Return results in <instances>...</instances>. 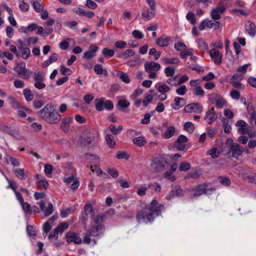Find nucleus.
I'll return each mask as SVG.
<instances>
[{
	"instance_id": "f257e3e1",
	"label": "nucleus",
	"mask_w": 256,
	"mask_h": 256,
	"mask_svg": "<svg viewBox=\"0 0 256 256\" xmlns=\"http://www.w3.org/2000/svg\"><path fill=\"white\" fill-rule=\"evenodd\" d=\"M38 114L41 118L50 124H56L61 119L60 114L56 110L54 106L50 104H46Z\"/></svg>"
},
{
	"instance_id": "f03ea898",
	"label": "nucleus",
	"mask_w": 256,
	"mask_h": 256,
	"mask_svg": "<svg viewBox=\"0 0 256 256\" xmlns=\"http://www.w3.org/2000/svg\"><path fill=\"white\" fill-rule=\"evenodd\" d=\"M104 230V226L91 224V228L88 230L84 238V242L89 244L92 242V237H96L102 234Z\"/></svg>"
},
{
	"instance_id": "7ed1b4c3",
	"label": "nucleus",
	"mask_w": 256,
	"mask_h": 256,
	"mask_svg": "<svg viewBox=\"0 0 256 256\" xmlns=\"http://www.w3.org/2000/svg\"><path fill=\"white\" fill-rule=\"evenodd\" d=\"M168 166L166 160L160 156L154 157L150 164L152 170L155 172H162Z\"/></svg>"
},
{
	"instance_id": "20e7f679",
	"label": "nucleus",
	"mask_w": 256,
	"mask_h": 256,
	"mask_svg": "<svg viewBox=\"0 0 256 256\" xmlns=\"http://www.w3.org/2000/svg\"><path fill=\"white\" fill-rule=\"evenodd\" d=\"M14 70L16 71L18 76L22 79L28 80L32 76V72L26 68L25 62H20L14 67Z\"/></svg>"
},
{
	"instance_id": "39448f33",
	"label": "nucleus",
	"mask_w": 256,
	"mask_h": 256,
	"mask_svg": "<svg viewBox=\"0 0 256 256\" xmlns=\"http://www.w3.org/2000/svg\"><path fill=\"white\" fill-rule=\"evenodd\" d=\"M145 70L148 73V78L155 79L157 76L156 72L160 70L161 66L158 63L154 62H147L144 65Z\"/></svg>"
},
{
	"instance_id": "423d86ee",
	"label": "nucleus",
	"mask_w": 256,
	"mask_h": 256,
	"mask_svg": "<svg viewBox=\"0 0 256 256\" xmlns=\"http://www.w3.org/2000/svg\"><path fill=\"white\" fill-rule=\"evenodd\" d=\"M96 138V134L86 130L83 132V136L81 138L82 144L84 146H89L90 144L95 146Z\"/></svg>"
},
{
	"instance_id": "0eeeda50",
	"label": "nucleus",
	"mask_w": 256,
	"mask_h": 256,
	"mask_svg": "<svg viewBox=\"0 0 256 256\" xmlns=\"http://www.w3.org/2000/svg\"><path fill=\"white\" fill-rule=\"evenodd\" d=\"M226 144L229 148V153H232V156L234 158H238L242 155L244 150L240 145L234 143L232 138H228L226 140Z\"/></svg>"
},
{
	"instance_id": "6e6552de",
	"label": "nucleus",
	"mask_w": 256,
	"mask_h": 256,
	"mask_svg": "<svg viewBox=\"0 0 256 256\" xmlns=\"http://www.w3.org/2000/svg\"><path fill=\"white\" fill-rule=\"evenodd\" d=\"M155 214L151 212H146L144 210H140L138 212L136 219L138 222H154Z\"/></svg>"
},
{
	"instance_id": "1a4fd4ad",
	"label": "nucleus",
	"mask_w": 256,
	"mask_h": 256,
	"mask_svg": "<svg viewBox=\"0 0 256 256\" xmlns=\"http://www.w3.org/2000/svg\"><path fill=\"white\" fill-rule=\"evenodd\" d=\"M17 46L18 52L16 53L17 57H21L24 60L28 59L30 56V50L25 44L24 42L20 40H18Z\"/></svg>"
},
{
	"instance_id": "9d476101",
	"label": "nucleus",
	"mask_w": 256,
	"mask_h": 256,
	"mask_svg": "<svg viewBox=\"0 0 256 256\" xmlns=\"http://www.w3.org/2000/svg\"><path fill=\"white\" fill-rule=\"evenodd\" d=\"M164 208V206L158 203L156 199H154L149 205L146 206V210L152 212L156 216H160Z\"/></svg>"
},
{
	"instance_id": "9b49d317",
	"label": "nucleus",
	"mask_w": 256,
	"mask_h": 256,
	"mask_svg": "<svg viewBox=\"0 0 256 256\" xmlns=\"http://www.w3.org/2000/svg\"><path fill=\"white\" fill-rule=\"evenodd\" d=\"M207 186L200 185L196 186L190 190L194 193L190 195V198H194L198 197L203 194H210L209 191L210 192L214 190V188H206Z\"/></svg>"
},
{
	"instance_id": "f8f14e48",
	"label": "nucleus",
	"mask_w": 256,
	"mask_h": 256,
	"mask_svg": "<svg viewBox=\"0 0 256 256\" xmlns=\"http://www.w3.org/2000/svg\"><path fill=\"white\" fill-rule=\"evenodd\" d=\"M226 8L224 5V0H221L218 6L212 10L210 16L214 20H220L221 18V14L225 11Z\"/></svg>"
},
{
	"instance_id": "ddd939ff",
	"label": "nucleus",
	"mask_w": 256,
	"mask_h": 256,
	"mask_svg": "<svg viewBox=\"0 0 256 256\" xmlns=\"http://www.w3.org/2000/svg\"><path fill=\"white\" fill-rule=\"evenodd\" d=\"M244 78L243 74L235 73L230 78L229 82L236 88L244 89V86L240 82Z\"/></svg>"
},
{
	"instance_id": "4468645a",
	"label": "nucleus",
	"mask_w": 256,
	"mask_h": 256,
	"mask_svg": "<svg viewBox=\"0 0 256 256\" xmlns=\"http://www.w3.org/2000/svg\"><path fill=\"white\" fill-rule=\"evenodd\" d=\"M208 99L212 104H215L218 108H222L226 104V101L223 98L216 93L210 94Z\"/></svg>"
},
{
	"instance_id": "2eb2a0df",
	"label": "nucleus",
	"mask_w": 256,
	"mask_h": 256,
	"mask_svg": "<svg viewBox=\"0 0 256 256\" xmlns=\"http://www.w3.org/2000/svg\"><path fill=\"white\" fill-rule=\"evenodd\" d=\"M217 118L218 114L214 108H211L206 112L204 116V120L208 124H210L214 122Z\"/></svg>"
},
{
	"instance_id": "dca6fc26",
	"label": "nucleus",
	"mask_w": 256,
	"mask_h": 256,
	"mask_svg": "<svg viewBox=\"0 0 256 256\" xmlns=\"http://www.w3.org/2000/svg\"><path fill=\"white\" fill-rule=\"evenodd\" d=\"M184 110L186 112L200 113L202 111V106L198 103H192L185 106Z\"/></svg>"
},
{
	"instance_id": "f3484780",
	"label": "nucleus",
	"mask_w": 256,
	"mask_h": 256,
	"mask_svg": "<svg viewBox=\"0 0 256 256\" xmlns=\"http://www.w3.org/2000/svg\"><path fill=\"white\" fill-rule=\"evenodd\" d=\"M39 206L40 210L44 212L45 216H50L54 212V206L51 202H49L48 206L46 208L45 202L41 200L39 202Z\"/></svg>"
},
{
	"instance_id": "a211bd4d",
	"label": "nucleus",
	"mask_w": 256,
	"mask_h": 256,
	"mask_svg": "<svg viewBox=\"0 0 256 256\" xmlns=\"http://www.w3.org/2000/svg\"><path fill=\"white\" fill-rule=\"evenodd\" d=\"M208 54L215 64L220 65L222 63V55L218 50L216 48H212L209 50Z\"/></svg>"
},
{
	"instance_id": "6ab92c4d",
	"label": "nucleus",
	"mask_w": 256,
	"mask_h": 256,
	"mask_svg": "<svg viewBox=\"0 0 256 256\" xmlns=\"http://www.w3.org/2000/svg\"><path fill=\"white\" fill-rule=\"evenodd\" d=\"M188 138L184 135H180L176 142V148L180 151H184L186 148V142H187Z\"/></svg>"
},
{
	"instance_id": "aec40b11",
	"label": "nucleus",
	"mask_w": 256,
	"mask_h": 256,
	"mask_svg": "<svg viewBox=\"0 0 256 256\" xmlns=\"http://www.w3.org/2000/svg\"><path fill=\"white\" fill-rule=\"evenodd\" d=\"M9 104L11 107L16 110L23 109L26 111L28 110V108L22 106L18 101L16 100L12 96H10L8 98Z\"/></svg>"
},
{
	"instance_id": "412c9836",
	"label": "nucleus",
	"mask_w": 256,
	"mask_h": 256,
	"mask_svg": "<svg viewBox=\"0 0 256 256\" xmlns=\"http://www.w3.org/2000/svg\"><path fill=\"white\" fill-rule=\"evenodd\" d=\"M66 238L68 242H74L80 244L82 242L81 238L74 232H68L66 234Z\"/></svg>"
},
{
	"instance_id": "4be33fe9",
	"label": "nucleus",
	"mask_w": 256,
	"mask_h": 256,
	"mask_svg": "<svg viewBox=\"0 0 256 256\" xmlns=\"http://www.w3.org/2000/svg\"><path fill=\"white\" fill-rule=\"evenodd\" d=\"M244 28L246 31L251 36H254L256 34V26L255 24L250 21H246L245 22Z\"/></svg>"
},
{
	"instance_id": "5701e85b",
	"label": "nucleus",
	"mask_w": 256,
	"mask_h": 256,
	"mask_svg": "<svg viewBox=\"0 0 256 256\" xmlns=\"http://www.w3.org/2000/svg\"><path fill=\"white\" fill-rule=\"evenodd\" d=\"M72 118L70 116L64 118L60 124V128L65 132H68L70 130V124L72 122Z\"/></svg>"
},
{
	"instance_id": "b1692460",
	"label": "nucleus",
	"mask_w": 256,
	"mask_h": 256,
	"mask_svg": "<svg viewBox=\"0 0 256 256\" xmlns=\"http://www.w3.org/2000/svg\"><path fill=\"white\" fill-rule=\"evenodd\" d=\"M170 40L169 36L163 35L156 40V44L161 47L166 46L168 45Z\"/></svg>"
},
{
	"instance_id": "393cba45",
	"label": "nucleus",
	"mask_w": 256,
	"mask_h": 256,
	"mask_svg": "<svg viewBox=\"0 0 256 256\" xmlns=\"http://www.w3.org/2000/svg\"><path fill=\"white\" fill-rule=\"evenodd\" d=\"M174 103L172 104V107L175 110H179L186 104L184 98L178 96L174 98Z\"/></svg>"
},
{
	"instance_id": "a878e982",
	"label": "nucleus",
	"mask_w": 256,
	"mask_h": 256,
	"mask_svg": "<svg viewBox=\"0 0 256 256\" xmlns=\"http://www.w3.org/2000/svg\"><path fill=\"white\" fill-rule=\"evenodd\" d=\"M77 14L85 16L91 18L94 16V13L91 11H87L81 8H78L74 10Z\"/></svg>"
},
{
	"instance_id": "bb28decb",
	"label": "nucleus",
	"mask_w": 256,
	"mask_h": 256,
	"mask_svg": "<svg viewBox=\"0 0 256 256\" xmlns=\"http://www.w3.org/2000/svg\"><path fill=\"white\" fill-rule=\"evenodd\" d=\"M135 54V52L132 49H127L123 53L120 54L118 55L119 58L126 60L130 56H132Z\"/></svg>"
},
{
	"instance_id": "cd10ccee",
	"label": "nucleus",
	"mask_w": 256,
	"mask_h": 256,
	"mask_svg": "<svg viewBox=\"0 0 256 256\" xmlns=\"http://www.w3.org/2000/svg\"><path fill=\"white\" fill-rule=\"evenodd\" d=\"M155 16V11L153 10H148L142 12V16L145 21H148L152 18Z\"/></svg>"
},
{
	"instance_id": "c85d7f7f",
	"label": "nucleus",
	"mask_w": 256,
	"mask_h": 256,
	"mask_svg": "<svg viewBox=\"0 0 256 256\" xmlns=\"http://www.w3.org/2000/svg\"><path fill=\"white\" fill-rule=\"evenodd\" d=\"M106 140L107 144L110 148H114L116 146V142L114 136L112 134H107L106 136Z\"/></svg>"
},
{
	"instance_id": "c756f323",
	"label": "nucleus",
	"mask_w": 256,
	"mask_h": 256,
	"mask_svg": "<svg viewBox=\"0 0 256 256\" xmlns=\"http://www.w3.org/2000/svg\"><path fill=\"white\" fill-rule=\"evenodd\" d=\"M58 60V55L56 53H53L50 55L48 59L46 60L42 64V67L43 68H46L50 64L52 63L55 62Z\"/></svg>"
},
{
	"instance_id": "7c9ffc66",
	"label": "nucleus",
	"mask_w": 256,
	"mask_h": 256,
	"mask_svg": "<svg viewBox=\"0 0 256 256\" xmlns=\"http://www.w3.org/2000/svg\"><path fill=\"white\" fill-rule=\"evenodd\" d=\"M105 98H100L95 100L96 108L98 111H102L104 109V100Z\"/></svg>"
},
{
	"instance_id": "2f4dec72",
	"label": "nucleus",
	"mask_w": 256,
	"mask_h": 256,
	"mask_svg": "<svg viewBox=\"0 0 256 256\" xmlns=\"http://www.w3.org/2000/svg\"><path fill=\"white\" fill-rule=\"evenodd\" d=\"M94 71L97 74H103L104 76H107L108 74L106 70L103 69L101 64H96L94 66Z\"/></svg>"
},
{
	"instance_id": "473e14b6",
	"label": "nucleus",
	"mask_w": 256,
	"mask_h": 256,
	"mask_svg": "<svg viewBox=\"0 0 256 256\" xmlns=\"http://www.w3.org/2000/svg\"><path fill=\"white\" fill-rule=\"evenodd\" d=\"M104 216L103 215H98L94 217L91 224L103 226L102 223L104 221Z\"/></svg>"
},
{
	"instance_id": "72a5a7b5",
	"label": "nucleus",
	"mask_w": 256,
	"mask_h": 256,
	"mask_svg": "<svg viewBox=\"0 0 256 256\" xmlns=\"http://www.w3.org/2000/svg\"><path fill=\"white\" fill-rule=\"evenodd\" d=\"M162 62L164 64H177L180 62V60L178 58H164L161 59Z\"/></svg>"
},
{
	"instance_id": "f704fd0d",
	"label": "nucleus",
	"mask_w": 256,
	"mask_h": 256,
	"mask_svg": "<svg viewBox=\"0 0 256 256\" xmlns=\"http://www.w3.org/2000/svg\"><path fill=\"white\" fill-rule=\"evenodd\" d=\"M134 144L138 146H142L146 142V140L143 136H138L132 140Z\"/></svg>"
},
{
	"instance_id": "c9c22d12",
	"label": "nucleus",
	"mask_w": 256,
	"mask_h": 256,
	"mask_svg": "<svg viewBox=\"0 0 256 256\" xmlns=\"http://www.w3.org/2000/svg\"><path fill=\"white\" fill-rule=\"evenodd\" d=\"M14 172L16 176L20 180L25 179V172L24 169L22 168H15L14 170Z\"/></svg>"
},
{
	"instance_id": "e433bc0d",
	"label": "nucleus",
	"mask_w": 256,
	"mask_h": 256,
	"mask_svg": "<svg viewBox=\"0 0 256 256\" xmlns=\"http://www.w3.org/2000/svg\"><path fill=\"white\" fill-rule=\"evenodd\" d=\"M23 94L26 101L30 102L34 98V95L31 90L26 88L23 91Z\"/></svg>"
},
{
	"instance_id": "4c0bfd02",
	"label": "nucleus",
	"mask_w": 256,
	"mask_h": 256,
	"mask_svg": "<svg viewBox=\"0 0 256 256\" xmlns=\"http://www.w3.org/2000/svg\"><path fill=\"white\" fill-rule=\"evenodd\" d=\"M109 129L114 134L116 135L122 131L123 127L122 125H120L116 128L115 125L112 124L109 126Z\"/></svg>"
},
{
	"instance_id": "58836bf2",
	"label": "nucleus",
	"mask_w": 256,
	"mask_h": 256,
	"mask_svg": "<svg viewBox=\"0 0 256 256\" xmlns=\"http://www.w3.org/2000/svg\"><path fill=\"white\" fill-rule=\"evenodd\" d=\"M33 78L35 82L44 81V75L41 71L34 72L33 75Z\"/></svg>"
},
{
	"instance_id": "ea45409f",
	"label": "nucleus",
	"mask_w": 256,
	"mask_h": 256,
	"mask_svg": "<svg viewBox=\"0 0 256 256\" xmlns=\"http://www.w3.org/2000/svg\"><path fill=\"white\" fill-rule=\"evenodd\" d=\"M102 54L104 57L109 58L114 55V50H113L109 49L107 48H104L102 50Z\"/></svg>"
},
{
	"instance_id": "a19ab883",
	"label": "nucleus",
	"mask_w": 256,
	"mask_h": 256,
	"mask_svg": "<svg viewBox=\"0 0 256 256\" xmlns=\"http://www.w3.org/2000/svg\"><path fill=\"white\" fill-rule=\"evenodd\" d=\"M48 182L44 180H38L36 182V186L40 190L46 189L48 186Z\"/></svg>"
},
{
	"instance_id": "79ce46f5",
	"label": "nucleus",
	"mask_w": 256,
	"mask_h": 256,
	"mask_svg": "<svg viewBox=\"0 0 256 256\" xmlns=\"http://www.w3.org/2000/svg\"><path fill=\"white\" fill-rule=\"evenodd\" d=\"M198 48L202 50H205L208 48V45L206 42L202 38L196 41Z\"/></svg>"
},
{
	"instance_id": "37998d69",
	"label": "nucleus",
	"mask_w": 256,
	"mask_h": 256,
	"mask_svg": "<svg viewBox=\"0 0 256 256\" xmlns=\"http://www.w3.org/2000/svg\"><path fill=\"white\" fill-rule=\"evenodd\" d=\"M175 128L174 126H170L168 128L164 134V137L166 138H170L174 134Z\"/></svg>"
},
{
	"instance_id": "c03bdc74",
	"label": "nucleus",
	"mask_w": 256,
	"mask_h": 256,
	"mask_svg": "<svg viewBox=\"0 0 256 256\" xmlns=\"http://www.w3.org/2000/svg\"><path fill=\"white\" fill-rule=\"evenodd\" d=\"M32 6L34 10L38 12H41L44 9V6L41 4L38 1L34 2Z\"/></svg>"
},
{
	"instance_id": "a18cd8bd",
	"label": "nucleus",
	"mask_w": 256,
	"mask_h": 256,
	"mask_svg": "<svg viewBox=\"0 0 256 256\" xmlns=\"http://www.w3.org/2000/svg\"><path fill=\"white\" fill-rule=\"evenodd\" d=\"M208 154L210 156L213 158H217L220 155V151L216 148H213L209 151Z\"/></svg>"
},
{
	"instance_id": "49530a36",
	"label": "nucleus",
	"mask_w": 256,
	"mask_h": 256,
	"mask_svg": "<svg viewBox=\"0 0 256 256\" xmlns=\"http://www.w3.org/2000/svg\"><path fill=\"white\" fill-rule=\"evenodd\" d=\"M157 90L160 93H166L170 90V88L166 84H162L158 86Z\"/></svg>"
},
{
	"instance_id": "de8ad7c7",
	"label": "nucleus",
	"mask_w": 256,
	"mask_h": 256,
	"mask_svg": "<svg viewBox=\"0 0 256 256\" xmlns=\"http://www.w3.org/2000/svg\"><path fill=\"white\" fill-rule=\"evenodd\" d=\"M24 40L26 44V46H28L30 44H34L37 43L38 40V37H28L24 38Z\"/></svg>"
},
{
	"instance_id": "09e8293b",
	"label": "nucleus",
	"mask_w": 256,
	"mask_h": 256,
	"mask_svg": "<svg viewBox=\"0 0 256 256\" xmlns=\"http://www.w3.org/2000/svg\"><path fill=\"white\" fill-rule=\"evenodd\" d=\"M184 128L189 133H192L194 129L193 124L191 122H186L184 124Z\"/></svg>"
},
{
	"instance_id": "8fccbe9b",
	"label": "nucleus",
	"mask_w": 256,
	"mask_h": 256,
	"mask_svg": "<svg viewBox=\"0 0 256 256\" xmlns=\"http://www.w3.org/2000/svg\"><path fill=\"white\" fill-rule=\"evenodd\" d=\"M174 48L178 51H182L186 49V44L180 42H176L174 45Z\"/></svg>"
},
{
	"instance_id": "3c124183",
	"label": "nucleus",
	"mask_w": 256,
	"mask_h": 256,
	"mask_svg": "<svg viewBox=\"0 0 256 256\" xmlns=\"http://www.w3.org/2000/svg\"><path fill=\"white\" fill-rule=\"evenodd\" d=\"M230 94L232 98L236 100H238L240 97V92L235 89H232Z\"/></svg>"
},
{
	"instance_id": "603ef678",
	"label": "nucleus",
	"mask_w": 256,
	"mask_h": 256,
	"mask_svg": "<svg viewBox=\"0 0 256 256\" xmlns=\"http://www.w3.org/2000/svg\"><path fill=\"white\" fill-rule=\"evenodd\" d=\"M194 18V14L191 12H189L186 16V20H188L193 25H194L196 22Z\"/></svg>"
},
{
	"instance_id": "864d4df0",
	"label": "nucleus",
	"mask_w": 256,
	"mask_h": 256,
	"mask_svg": "<svg viewBox=\"0 0 256 256\" xmlns=\"http://www.w3.org/2000/svg\"><path fill=\"white\" fill-rule=\"evenodd\" d=\"M219 182L222 185L225 186H229L230 184V180L226 176H220L218 178Z\"/></svg>"
},
{
	"instance_id": "5fc2aeb1",
	"label": "nucleus",
	"mask_w": 256,
	"mask_h": 256,
	"mask_svg": "<svg viewBox=\"0 0 256 256\" xmlns=\"http://www.w3.org/2000/svg\"><path fill=\"white\" fill-rule=\"evenodd\" d=\"M84 210L86 216L89 215H92L93 214V208L92 206L90 204H86L84 207Z\"/></svg>"
},
{
	"instance_id": "6e6d98bb",
	"label": "nucleus",
	"mask_w": 256,
	"mask_h": 256,
	"mask_svg": "<svg viewBox=\"0 0 256 256\" xmlns=\"http://www.w3.org/2000/svg\"><path fill=\"white\" fill-rule=\"evenodd\" d=\"M90 169L93 172H95L96 173L97 175L98 176H100L104 174V172L100 168L99 166L97 164L91 166Z\"/></svg>"
},
{
	"instance_id": "4d7b16f0",
	"label": "nucleus",
	"mask_w": 256,
	"mask_h": 256,
	"mask_svg": "<svg viewBox=\"0 0 256 256\" xmlns=\"http://www.w3.org/2000/svg\"><path fill=\"white\" fill-rule=\"evenodd\" d=\"M149 54L154 56V60H156L159 58L160 56L161 52H158L154 48H152L150 50Z\"/></svg>"
},
{
	"instance_id": "13d9d810",
	"label": "nucleus",
	"mask_w": 256,
	"mask_h": 256,
	"mask_svg": "<svg viewBox=\"0 0 256 256\" xmlns=\"http://www.w3.org/2000/svg\"><path fill=\"white\" fill-rule=\"evenodd\" d=\"M6 180L7 182L8 183V186H7L6 188H11L12 190L14 192L16 191V189L17 188V185L15 182L12 180H9L8 178H6Z\"/></svg>"
},
{
	"instance_id": "bf43d9fd",
	"label": "nucleus",
	"mask_w": 256,
	"mask_h": 256,
	"mask_svg": "<svg viewBox=\"0 0 256 256\" xmlns=\"http://www.w3.org/2000/svg\"><path fill=\"white\" fill-rule=\"evenodd\" d=\"M22 206V210L26 212V213H30L32 212V208L30 204H29L27 202H23L20 204Z\"/></svg>"
},
{
	"instance_id": "052dcab7",
	"label": "nucleus",
	"mask_w": 256,
	"mask_h": 256,
	"mask_svg": "<svg viewBox=\"0 0 256 256\" xmlns=\"http://www.w3.org/2000/svg\"><path fill=\"white\" fill-rule=\"evenodd\" d=\"M68 227V224L67 222H62L58 225L56 228V230H58L60 233L62 232L64 230H66Z\"/></svg>"
},
{
	"instance_id": "680f3d73",
	"label": "nucleus",
	"mask_w": 256,
	"mask_h": 256,
	"mask_svg": "<svg viewBox=\"0 0 256 256\" xmlns=\"http://www.w3.org/2000/svg\"><path fill=\"white\" fill-rule=\"evenodd\" d=\"M190 168V164L188 162H182L179 166L180 171H187Z\"/></svg>"
},
{
	"instance_id": "e2e57ef3",
	"label": "nucleus",
	"mask_w": 256,
	"mask_h": 256,
	"mask_svg": "<svg viewBox=\"0 0 256 256\" xmlns=\"http://www.w3.org/2000/svg\"><path fill=\"white\" fill-rule=\"evenodd\" d=\"M114 46L118 48H125L127 46V44L123 40H118L114 42Z\"/></svg>"
},
{
	"instance_id": "0e129e2a",
	"label": "nucleus",
	"mask_w": 256,
	"mask_h": 256,
	"mask_svg": "<svg viewBox=\"0 0 256 256\" xmlns=\"http://www.w3.org/2000/svg\"><path fill=\"white\" fill-rule=\"evenodd\" d=\"M187 91V88L185 85H182L176 90V92L180 96H184Z\"/></svg>"
},
{
	"instance_id": "69168bd1",
	"label": "nucleus",
	"mask_w": 256,
	"mask_h": 256,
	"mask_svg": "<svg viewBox=\"0 0 256 256\" xmlns=\"http://www.w3.org/2000/svg\"><path fill=\"white\" fill-rule=\"evenodd\" d=\"M38 27V25L36 23H32L30 24L27 28H25L24 30V33H26L28 32H32L36 28Z\"/></svg>"
},
{
	"instance_id": "338daca9",
	"label": "nucleus",
	"mask_w": 256,
	"mask_h": 256,
	"mask_svg": "<svg viewBox=\"0 0 256 256\" xmlns=\"http://www.w3.org/2000/svg\"><path fill=\"white\" fill-rule=\"evenodd\" d=\"M174 173L170 170H167L164 174V176L165 178L170 180L172 182H174L176 178L174 176H172V174Z\"/></svg>"
},
{
	"instance_id": "774afa93",
	"label": "nucleus",
	"mask_w": 256,
	"mask_h": 256,
	"mask_svg": "<svg viewBox=\"0 0 256 256\" xmlns=\"http://www.w3.org/2000/svg\"><path fill=\"white\" fill-rule=\"evenodd\" d=\"M94 98V96L92 94H90L85 95L84 96V100L86 104H90Z\"/></svg>"
}]
</instances>
